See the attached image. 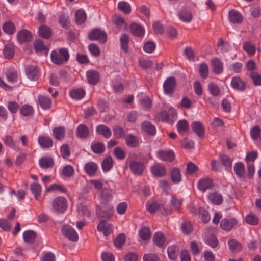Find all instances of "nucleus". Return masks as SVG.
<instances>
[{
	"label": "nucleus",
	"instance_id": "1",
	"mask_svg": "<svg viewBox=\"0 0 261 261\" xmlns=\"http://www.w3.org/2000/svg\"><path fill=\"white\" fill-rule=\"evenodd\" d=\"M90 40H97L101 43H105L107 39L106 33L99 29H93L88 35Z\"/></svg>",
	"mask_w": 261,
	"mask_h": 261
},
{
	"label": "nucleus",
	"instance_id": "2",
	"mask_svg": "<svg viewBox=\"0 0 261 261\" xmlns=\"http://www.w3.org/2000/svg\"><path fill=\"white\" fill-rule=\"evenodd\" d=\"M62 232L69 240L76 242L79 239V236L76 231L70 226L64 225L62 226Z\"/></svg>",
	"mask_w": 261,
	"mask_h": 261
},
{
	"label": "nucleus",
	"instance_id": "3",
	"mask_svg": "<svg viewBox=\"0 0 261 261\" xmlns=\"http://www.w3.org/2000/svg\"><path fill=\"white\" fill-rule=\"evenodd\" d=\"M53 206L56 211L64 213L67 207V200L63 197H58L53 201Z\"/></svg>",
	"mask_w": 261,
	"mask_h": 261
},
{
	"label": "nucleus",
	"instance_id": "4",
	"mask_svg": "<svg viewBox=\"0 0 261 261\" xmlns=\"http://www.w3.org/2000/svg\"><path fill=\"white\" fill-rule=\"evenodd\" d=\"M129 168L134 175H141L142 174L145 166L142 162L132 161L129 162Z\"/></svg>",
	"mask_w": 261,
	"mask_h": 261
},
{
	"label": "nucleus",
	"instance_id": "5",
	"mask_svg": "<svg viewBox=\"0 0 261 261\" xmlns=\"http://www.w3.org/2000/svg\"><path fill=\"white\" fill-rule=\"evenodd\" d=\"M160 117L162 121H165L168 123H172L177 119V113L175 110L171 109L168 112H161Z\"/></svg>",
	"mask_w": 261,
	"mask_h": 261
},
{
	"label": "nucleus",
	"instance_id": "6",
	"mask_svg": "<svg viewBox=\"0 0 261 261\" xmlns=\"http://www.w3.org/2000/svg\"><path fill=\"white\" fill-rule=\"evenodd\" d=\"M176 84L175 79L172 76L167 78L164 83L163 88L165 93L172 94L173 93Z\"/></svg>",
	"mask_w": 261,
	"mask_h": 261
},
{
	"label": "nucleus",
	"instance_id": "7",
	"mask_svg": "<svg viewBox=\"0 0 261 261\" xmlns=\"http://www.w3.org/2000/svg\"><path fill=\"white\" fill-rule=\"evenodd\" d=\"M179 19L183 22L189 23L193 19L191 12L187 8H182L177 13Z\"/></svg>",
	"mask_w": 261,
	"mask_h": 261
},
{
	"label": "nucleus",
	"instance_id": "8",
	"mask_svg": "<svg viewBox=\"0 0 261 261\" xmlns=\"http://www.w3.org/2000/svg\"><path fill=\"white\" fill-rule=\"evenodd\" d=\"M213 187V181L211 178H204L200 179L197 184L198 189L202 192L211 189Z\"/></svg>",
	"mask_w": 261,
	"mask_h": 261
},
{
	"label": "nucleus",
	"instance_id": "9",
	"mask_svg": "<svg viewBox=\"0 0 261 261\" xmlns=\"http://www.w3.org/2000/svg\"><path fill=\"white\" fill-rule=\"evenodd\" d=\"M151 172L155 177H161L166 174L165 167L160 163L154 164L151 168Z\"/></svg>",
	"mask_w": 261,
	"mask_h": 261
},
{
	"label": "nucleus",
	"instance_id": "10",
	"mask_svg": "<svg viewBox=\"0 0 261 261\" xmlns=\"http://www.w3.org/2000/svg\"><path fill=\"white\" fill-rule=\"evenodd\" d=\"M238 223V220L235 218H224L221 221L220 226L223 230L229 231L231 230L233 226L236 225Z\"/></svg>",
	"mask_w": 261,
	"mask_h": 261
},
{
	"label": "nucleus",
	"instance_id": "11",
	"mask_svg": "<svg viewBox=\"0 0 261 261\" xmlns=\"http://www.w3.org/2000/svg\"><path fill=\"white\" fill-rule=\"evenodd\" d=\"M97 230L101 232L104 236L109 235L113 230V226L105 220H101L97 226Z\"/></svg>",
	"mask_w": 261,
	"mask_h": 261
},
{
	"label": "nucleus",
	"instance_id": "12",
	"mask_svg": "<svg viewBox=\"0 0 261 261\" xmlns=\"http://www.w3.org/2000/svg\"><path fill=\"white\" fill-rule=\"evenodd\" d=\"M207 198L214 205H220L223 201V198L222 195L217 191L209 193L207 195Z\"/></svg>",
	"mask_w": 261,
	"mask_h": 261
},
{
	"label": "nucleus",
	"instance_id": "13",
	"mask_svg": "<svg viewBox=\"0 0 261 261\" xmlns=\"http://www.w3.org/2000/svg\"><path fill=\"white\" fill-rule=\"evenodd\" d=\"M159 158L164 161L172 162L175 158L174 153L172 150H159L157 152Z\"/></svg>",
	"mask_w": 261,
	"mask_h": 261
},
{
	"label": "nucleus",
	"instance_id": "14",
	"mask_svg": "<svg viewBox=\"0 0 261 261\" xmlns=\"http://www.w3.org/2000/svg\"><path fill=\"white\" fill-rule=\"evenodd\" d=\"M228 18L230 22L233 23H241L243 20L242 14L236 10L232 9L228 13Z\"/></svg>",
	"mask_w": 261,
	"mask_h": 261
},
{
	"label": "nucleus",
	"instance_id": "15",
	"mask_svg": "<svg viewBox=\"0 0 261 261\" xmlns=\"http://www.w3.org/2000/svg\"><path fill=\"white\" fill-rule=\"evenodd\" d=\"M17 38L18 41L22 43L31 41L32 40V35L30 31L22 30L18 33Z\"/></svg>",
	"mask_w": 261,
	"mask_h": 261
},
{
	"label": "nucleus",
	"instance_id": "16",
	"mask_svg": "<svg viewBox=\"0 0 261 261\" xmlns=\"http://www.w3.org/2000/svg\"><path fill=\"white\" fill-rule=\"evenodd\" d=\"M191 128L195 133L200 138L204 136V129L202 124L199 121H194L191 124Z\"/></svg>",
	"mask_w": 261,
	"mask_h": 261
},
{
	"label": "nucleus",
	"instance_id": "17",
	"mask_svg": "<svg viewBox=\"0 0 261 261\" xmlns=\"http://www.w3.org/2000/svg\"><path fill=\"white\" fill-rule=\"evenodd\" d=\"M88 83L92 85L96 84L99 81V74L96 70H89L86 72Z\"/></svg>",
	"mask_w": 261,
	"mask_h": 261
},
{
	"label": "nucleus",
	"instance_id": "18",
	"mask_svg": "<svg viewBox=\"0 0 261 261\" xmlns=\"http://www.w3.org/2000/svg\"><path fill=\"white\" fill-rule=\"evenodd\" d=\"M38 142L41 147L44 148H48L53 145L52 139L48 136H43L39 137Z\"/></svg>",
	"mask_w": 261,
	"mask_h": 261
},
{
	"label": "nucleus",
	"instance_id": "19",
	"mask_svg": "<svg viewBox=\"0 0 261 261\" xmlns=\"http://www.w3.org/2000/svg\"><path fill=\"white\" fill-rule=\"evenodd\" d=\"M97 168V164L93 162H88L84 166L85 171L90 176L95 175Z\"/></svg>",
	"mask_w": 261,
	"mask_h": 261
},
{
	"label": "nucleus",
	"instance_id": "20",
	"mask_svg": "<svg viewBox=\"0 0 261 261\" xmlns=\"http://www.w3.org/2000/svg\"><path fill=\"white\" fill-rule=\"evenodd\" d=\"M142 129L149 135H154L156 133V128L149 121L143 122L141 125Z\"/></svg>",
	"mask_w": 261,
	"mask_h": 261
},
{
	"label": "nucleus",
	"instance_id": "21",
	"mask_svg": "<svg viewBox=\"0 0 261 261\" xmlns=\"http://www.w3.org/2000/svg\"><path fill=\"white\" fill-rule=\"evenodd\" d=\"M130 30L132 33L136 36L141 37L144 35L145 30L141 25L134 23L130 25Z\"/></svg>",
	"mask_w": 261,
	"mask_h": 261
},
{
	"label": "nucleus",
	"instance_id": "22",
	"mask_svg": "<svg viewBox=\"0 0 261 261\" xmlns=\"http://www.w3.org/2000/svg\"><path fill=\"white\" fill-rule=\"evenodd\" d=\"M212 64L214 68V71L216 74H220L223 71V63L220 59L215 58L211 60Z\"/></svg>",
	"mask_w": 261,
	"mask_h": 261
},
{
	"label": "nucleus",
	"instance_id": "23",
	"mask_svg": "<svg viewBox=\"0 0 261 261\" xmlns=\"http://www.w3.org/2000/svg\"><path fill=\"white\" fill-rule=\"evenodd\" d=\"M232 87L237 90L243 91L245 89V83L239 77H233L231 82Z\"/></svg>",
	"mask_w": 261,
	"mask_h": 261
},
{
	"label": "nucleus",
	"instance_id": "24",
	"mask_svg": "<svg viewBox=\"0 0 261 261\" xmlns=\"http://www.w3.org/2000/svg\"><path fill=\"white\" fill-rule=\"evenodd\" d=\"M153 241L157 246L162 247L165 243L166 238L163 233L158 232L154 234Z\"/></svg>",
	"mask_w": 261,
	"mask_h": 261
},
{
	"label": "nucleus",
	"instance_id": "25",
	"mask_svg": "<svg viewBox=\"0 0 261 261\" xmlns=\"http://www.w3.org/2000/svg\"><path fill=\"white\" fill-rule=\"evenodd\" d=\"M38 103L43 109H48L50 107L51 101L49 97L39 95L38 97Z\"/></svg>",
	"mask_w": 261,
	"mask_h": 261
},
{
	"label": "nucleus",
	"instance_id": "26",
	"mask_svg": "<svg viewBox=\"0 0 261 261\" xmlns=\"http://www.w3.org/2000/svg\"><path fill=\"white\" fill-rule=\"evenodd\" d=\"M39 164L42 168H48L53 167L54 161L50 157H43L39 160Z\"/></svg>",
	"mask_w": 261,
	"mask_h": 261
},
{
	"label": "nucleus",
	"instance_id": "27",
	"mask_svg": "<svg viewBox=\"0 0 261 261\" xmlns=\"http://www.w3.org/2000/svg\"><path fill=\"white\" fill-rule=\"evenodd\" d=\"M228 246L230 250L232 253H237L242 249L241 244L235 239H231L228 241Z\"/></svg>",
	"mask_w": 261,
	"mask_h": 261
},
{
	"label": "nucleus",
	"instance_id": "28",
	"mask_svg": "<svg viewBox=\"0 0 261 261\" xmlns=\"http://www.w3.org/2000/svg\"><path fill=\"white\" fill-rule=\"evenodd\" d=\"M96 132L98 134L102 135L106 138H109L111 136V129L107 126L102 124L99 125L96 127Z\"/></svg>",
	"mask_w": 261,
	"mask_h": 261
},
{
	"label": "nucleus",
	"instance_id": "29",
	"mask_svg": "<svg viewBox=\"0 0 261 261\" xmlns=\"http://www.w3.org/2000/svg\"><path fill=\"white\" fill-rule=\"evenodd\" d=\"M25 72L28 77L31 80H35L38 77V70L36 67H28L25 69Z\"/></svg>",
	"mask_w": 261,
	"mask_h": 261
},
{
	"label": "nucleus",
	"instance_id": "30",
	"mask_svg": "<svg viewBox=\"0 0 261 261\" xmlns=\"http://www.w3.org/2000/svg\"><path fill=\"white\" fill-rule=\"evenodd\" d=\"M53 133L56 139L61 140L65 137L66 129L63 126L55 127L53 129Z\"/></svg>",
	"mask_w": 261,
	"mask_h": 261
},
{
	"label": "nucleus",
	"instance_id": "31",
	"mask_svg": "<svg viewBox=\"0 0 261 261\" xmlns=\"http://www.w3.org/2000/svg\"><path fill=\"white\" fill-rule=\"evenodd\" d=\"M76 134L79 138H86L89 135V129L86 125L80 124L77 128Z\"/></svg>",
	"mask_w": 261,
	"mask_h": 261
},
{
	"label": "nucleus",
	"instance_id": "32",
	"mask_svg": "<svg viewBox=\"0 0 261 261\" xmlns=\"http://www.w3.org/2000/svg\"><path fill=\"white\" fill-rule=\"evenodd\" d=\"M234 170L236 175L239 178L245 176L244 165L242 162H237L234 164Z\"/></svg>",
	"mask_w": 261,
	"mask_h": 261
},
{
	"label": "nucleus",
	"instance_id": "33",
	"mask_svg": "<svg viewBox=\"0 0 261 261\" xmlns=\"http://www.w3.org/2000/svg\"><path fill=\"white\" fill-rule=\"evenodd\" d=\"M36 233L33 230H27L23 232V238L24 241L29 244H32L34 242Z\"/></svg>",
	"mask_w": 261,
	"mask_h": 261
},
{
	"label": "nucleus",
	"instance_id": "34",
	"mask_svg": "<svg viewBox=\"0 0 261 261\" xmlns=\"http://www.w3.org/2000/svg\"><path fill=\"white\" fill-rule=\"evenodd\" d=\"M91 148L93 152L96 154L102 153L105 151V146L101 142L92 143Z\"/></svg>",
	"mask_w": 261,
	"mask_h": 261
},
{
	"label": "nucleus",
	"instance_id": "35",
	"mask_svg": "<svg viewBox=\"0 0 261 261\" xmlns=\"http://www.w3.org/2000/svg\"><path fill=\"white\" fill-rule=\"evenodd\" d=\"M86 14L83 10H79L75 12V19L77 24L83 23L86 20Z\"/></svg>",
	"mask_w": 261,
	"mask_h": 261
},
{
	"label": "nucleus",
	"instance_id": "36",
	"mask_svg": "<svg viewBox=\"0 0 261 261\" xmlns=\"http://www.w3.org/2000/svg\"><path fill=\"white\" fill-rule=\"evenodd\" d=\"M39 33L42 37L48 39L49 38L51 34V29L50 28L46 25H42L39 28Z\"/></svg>",
	"mask_w": 261,
	"mask_h": 261
},
{
	"label": "nucleus",
	"instance_id": "37",
	"mask_svg": "<svg viewBox=\"0 0 261 261\" xmlns=\"http://www.w3.org/2000/svg\"><path fill=\"white\" fill-rule=\"evenodd\" d=\"M171 178L174 183H178L181 181V176L180 170L177 168H174L171 172Z\"/></svg>",
	"mask_w": 261,
	"mask_h": 261
},
{
	"label": "nucleus",
	"instance_id": "38",
	"mask_svg": "<svg viewBox=\"0 0 261 261\" xmlns=\"http://www.w3.org/2000/svg\"><path fill=\"white\" fill-rule=\"evenodd\" d=\"M219 159L222 164L224 166L226 169L231 168L232 161L227 155L221 154L219 155Z\"/></svg>",
	"mask_w": 261,
	"mask_h": 261
},
{
	"label": "nucleus",
	"instance_id": "39",
	"mask_svg": "<svg viewBox=\"0 0 261 261\" xmlns=\"http://www.w3.org/2000/svg\"><path fill=\"white\" fill-rule=\"evenodd\" d=\"M118 8L126 14H129L131 12L130 5L125 1H121L118 3Z\"/></svg>",
	"mask_w": 261,
	"mask_h": 261
},
{
	"label": "nucleus",
	"instance_id": "40",
	"mask_svg": "<svg viewBox=\"0 0 261 261\" xmlns=\"http://www.w3.org/2000/svg\"><path fill=\"white\" fill-rule=\"evenodd\" d=\"M125 141L127 145L132 147L137 146L139 142L138 138L132 134L128 135L126 137Z\"/></svg>",
	"mask_w": 261,
	"mask_h": 261
},
{
	"label": "nucleus",
	"instance_id": "41",
	"mask_svg": "<svg viewBox=\"0 0 261 261\" xmlns=\"http://www.w3.org/2000/svg\"><path fill=\"white\" fill-rule=\"evenodd\" d=\"M3 141L5 144L6 145L8 146V147L15 149L17 150H19L20 148L17 147L14 141L13 140V138L11 136L9 135H6L3 138Z\"/></svg>",
	"mask_w": 261,
	"mask_h": 261
},
{
	"label": "nucleus",
	"instance_id": "42",
	"mask_svg": "<svg viewBox=\"0 0 261 261\" xmlns=\"http://www.w3.org/2000/svg\"><path fill=\"white\" fill-rule=\"evenodd\" d=\"M71 97L75 99L80 100L85 95V91L82 89H73L70 91Z\"/></svg>",
	"mask_w": 261,
	"mask_h": 261
},
{
	"label": "nucleus",
	"instance_id": "43",
	"mask_svg": "<svg viewBox=\"0 0 261 261\" xmlns=\"http://www.w3.org/2000/svg\"><path fill=\"white\" fill-rule=\"evenodd\" d=\"M121 42V48L125 52L127 53L128 51V43L129 39L128 36L126 34H123L120 38Z\"/></svg>",
	"mask_w": 261,
	"mask_h": 261
},
{
	"label": "nucleus",
	"instance_id": "44",
	"mask_svg": "<svg viewBox=\"0 0 261 261\" xmlns=\"http://www.w3.org/2000/svg\"><path fill=\"white\" fill-rule=\"evenodd\" d=\"M113 159L111 156L107 157L102 162V168L104 172L109 171L113 166Z\"/></svg>",
	"mask_w": 261,
	"mask_h": 261
},
{
	"label": "nucleus",
	"instance_id": "45",
	"mask_svg": "<svg viewBox=\"0 0 261 261\" xmlns=\"http://www.w3.org/2000/svg\"><path fill=\"white\" fill-rule=\"evenodd\" d=\"M14 46L11 44H7L5 45L3 54L5 58L7 59H11L14 56Z\"/></svg>",
	"mask_w": 261,
	"mask_h": 261
},
{
	"label": "nucleus",
	"instance_id": "46",
	"mask_svg": "<svg viewBox=\"0 0 261 261\" xmlns=\"http://www.w3.org/2000/svg\"><path fill=\"white\" fill-rule=\"evenodd\" d=\"M139 236L143 240H149L151 236L150 229L147 227H143L139 231Z\"/></svg>",
	"mask_w": 261,
	"mask_h": 261
},
{
	"label": "nucleus",
	"instance_id": "47",
	"mask_svg": "<svg viewBox=\"0 0 261 261\" xmlns=\"http://www.w3.org/2000/svg\"><path fill=\"white\" fill-rule=\"evenodd\" d=\"M51 61L56 65H62L63 64V60L61 59L59 52L54 50L50 55Z\"/></svg>",
	"mask_w": 261,
	"mask_h": 261
},
{
	"label": "nucleus",
	"instance_id": "48",
	"mask_svg": "<svg viewBox=\"0 0 261 261\" xmlns=\"http://www.w3.org/2000/svg\"><path fill=\"white\" fill-rule=\"evenodd\" d=\"M34 46L35 51L37 52L44 50L46 53H47L49 50L48 48L45 46L43 44V42L40 40L35 41L34 43Z\"/></svg>",
	"mask_w": 261,
	"mask_h": 261
},
{
	"label": "nucleus",
	"instance_id": "49",
	"mask_svg": "<svg viewBox=\"0 0 261 261\" xmlns=\"http://www.w3.org/2000/svg\"><path fill=\"white\" fill-rule=\"evenodd\" d=\"M208 90L214 96H217L220 93V89L218 86L213 82H211L208 85Z\"/></svg>",
	"mask_w": 261,
	"mask_h": 261
},
{
	"label": "nucleus",
	"instance_id": "50",
	"mask_svg": "<svg viewBox=\"0 0 261 261\" xmlns=\"http://www.w3.org/2000/svg\"><path fill=\"white\" fill-rule=\"evenodd\" d=\"M30 189L32 193L35 195L36 200H38L40 195L41 186L38 183L34 182L31 185Z\"/></svg>",
	"mask_w": 261,
	"mask_h": 261
},
{
	"label": "nucleus",
	"instance_id": "51",
	"mask_svg": "<svg viewBox=\"0 0 261 261\" xmlns=\"http://www.w3.org/2000/svg\"><path fill=\"white\" fill-rule=\"evenodd\" d=\"M177 129L180 133H182L183 132H186L189 129V125L187 120L183 119L179 120L177 125Z\"/></svg>",
	"mask_w": 261,
	"mask_h": 261
},
{
	"label": "nucleus",
	"instance_id": "52",
	"mask_svg": "<svg viewBox=\"0 0 261 261\" xmlns=\"http://www.w3.org/2000/svg\"><path fill=\"white\" fill-rule=\"evenodd\" d=\"M15 28L13 23L8 21L6 22L3 25V30L8 34H12L15 31Z\"/></svg>",
	"mask_w": 261,
	"mask_h": 261
},
{
	"label": "nucleus",
	"instance_id": "53",
	"mask_svg": "<svg viewBox=\"0 0 261 261\" xmlns=\"http://www.w3.org/2000/svg\"><path fill=\"white\" fill-rule=\"evenodd\" d=\"M198 214L204 223H207L210 220V216L208 212L203 207H200L198 208Z\"/></svg>",
	"mask_w": 261,
	"mask_h": 261
},
{
	"label": "nucleus",
	"instance_id": "54",
	"mask_svg": "<svg viewBox=\"0 0 261 261\" xmlns=\"http://www.w3.org/2000/svg\"><path fill=\"white\" fill-rule=\"evenodd\" d=\"M178 252V248L176 246H170L168 248V256L172 260L176 259Z\"/></svg>",
	"mask_w": 261,
	"mask_h": 261
},
{
	"label": "nucleus",
	"instance_id": "55",
	"mask_svg": "<svg viewBox=\"0 0 261 261\" xmlns=\"http://www.w3.org/2000/svg\"><path fill=\"white\" fill-rule=\"evenodd\" d=\"M243 48L250 55H253L255 54V47L250 42H244Z\"/></svg>",
	"mask_w": 261,
	"mask_h": 261
},
{
	"label": "nucleus",
	"instance_id": "56",
	"mask_svg": "<svg viewBox=\"0 0 261 261\" xmlns=\"http://www.w3.org/2000/svg\"><path fill=\"white\" fill-rule=\"evenodd\" d=\"M245 220L246 222L252 225H255L258 223L259 219L255 215L249 214L246 216Z\"/></svg>",
	"mask_w": 261,
	"mask_h": 261
},
{
	"label": "nucleus",
	"instance_id": "57",
	"mask_svg": "<svg viewBox=\"0 0 261 261\" xmlns=\"http://www.w3.org/2000/svg\"><path fill=\"white\" fill-rule=\"evenodd\" d=\"M125 242V235L123 233L119 234L114 240V243L117 248H121Z\"/></svg>",
	"mask_w": 261,
	"mask_h": 261
},
{
	"label": "nucleus",
	"instance_id": "58",
	"mask_svg": "<svg viewBox=\"0 0 261 261\" xmlns=\"http://www.w3.org/2000/svg\"><path fill=\"white\" fill-rule=\"evenodd\" d=\"M33 109L29 105H24L21 107L20 110V113L25 116L31 115L33 113Z\"/></svg>",
	"mask_w": 261,
	"mask_h": 261
},
{
	"label": "nucleus",
	"instance_id": "59",
	"mask_svg": "<svg viewBox=\"0 0 261 261\" xmlns=\"http://www.w3.org/2000/svg\"><path fill=\"white\" fill-rule=\"evenodd\" d=\"M182 204V199H177L174 196H172L171 199V205L175 208V210L179 211Z\"/></svg>",
	"mask_w": 261,
	"mask_h": 261
},
{
	"label": "nucleus",
	"instance_id": "60",
	"mask_svg": "<svg viewBox=\"0 0 261 261\" xmlns=\"http://www.w3.org/2000/svg\"><path fill=\"white\" fill-rule=\"evenodd\" d=\"M114 135L117 138H122L125 136V132L123 128L119 126H115L113 128Z\"/></svg>",
	"mask_w": 261,
	"mask_h": 261
},
{
	"label": "nucleus",
	"instance_id": "61",
	"mask_svg": "<svg viewBox=\"0 0 261 261\" xmlns=\"http://www.w3.org/2000/svg\"><path fill=\"white\" fill-rule=\"evenodd\" d=\"M74 172V168L71 165H66L62 170L63 174L66 177L72 176Z\"/></svg>",
	"mask_w": 261,
	"mask_h": 261
},
{
	"label": "nucleus",
	"instance_id": "62",
	"mask_svg": "<svg viewBox=\"0 0 261 261\" xmlns=\"http://www.w3.org/2000/svg\"><path fill=\"white\" fill-rule=\"evenodd\" d=\"M199 73L202 77L205 79L208 74V68L206 64H201L199 68Z\"/></svg>",
	"mask_w": 261,
	"mask_h": 261
},
{
	"label": "nucleus",
	"instance_id": "63",
	"mask_svg": "<svg viewBox=\"0 0 261 261\" xmlns=\"http://www.w3.org/2000/svg\"><path fill=\"white\" fill-rule=\"evenodd\" d=\"M182 231L185 234H189L193 231V226L191 223L186 222L181 226Z\"/></svg>",
	"mask_w": 261,
	"mask_h": 261
},
{
	"label": "nucleus",
	"instance_id": "64",
	"mask_svg": "<svg viewBox=\"0 0 261 261\" xmlns=\"http://www.w3.org/2000/svg\"><path fill=\"white\" fill-rule=\"evenodd\" d=\"M143 261H161L158 254H146L143 256Z\"/></svg>",
	"mask_w": 261,
	"mask_h": 261
}]
</instances>
